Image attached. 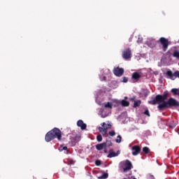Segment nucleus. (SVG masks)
I'll use <instances>...</instances> for the list:
<instances>
[{"label":"nucleus","mask_w":179,"mask_h":179,"mask_svg":"<svg viewBox=\"0 0 179 179\" xmlns=\"http://www.w3.org/2000/svg\"><path fill=\"white\" fill-rule=\"evenodd\" d=\"M147 44H148V45L149 47H152V46L150 45V44H149V41H147Z\"/></svg>","instance_id":"473e14b6"},{"label":"nucleus","mask_w":179,"mask_h":179,"mask_svg":"<svg viewBox=\"0 0 179 179\" xmlns=\"http://www.w3.org/2000/svg\"><path fill=\"white\" fill-rule=\"evenodd\" d=\"M56 138L59 141H61L62 138V132L59 129L55 127L45 134V142H51V141H54Z\"/></svg>","instance_id":"f03ea898"},{"label":"nucleus","mask_w":179,"mask_h":179,"mask_svg":"<svg viewBox=\"0 0 179 179\" xmlns=\"http://www.w3.org/2000/svg\"><path fill=\"white\" fill-rule=\"evenodd\" d=\"M133 156H137L141 153V147L139 145H134L131 148Z\"/></svg>","instance_id":"9d476101"},{"label":"nucleus","mask_w":179,"mask_h":179,"mask_svg":"<svg viewBox=\"0 0 179 179\" xmlns=\"http://www.w3.org/2000/svg\"><path fill=\"white\" fill-rule=\"evenodd\" d=\"M173 56L175 58H177V59H179V52L177 51V50H175V51L173 52Z\"/></svg>","instance_id":"4be33fe9"},{"label":"nucleus","mask_w":179,"mask_h":179,"mask_svg":"<svg viewBox=\"0 0 179 179\" xmlns=\"http://www.w3.org/2000/svg\"><path fill=\"white\" fill-rule=\"evenodd\" d=\"M101 118H106V117H107V115L101 114Z\"/></svg>","instance_id":"7c9ffc66"},{"label":"nucleus","mask_w":179,"mask_h":179,"mask_svg":"<svg viewBox=\"0 0 179 179\" xmlns=\"http://www.w3.org/2000/svg\"><path fill=\"white\" fill-rule=\"evenodd\" d=\"M157 43H160L162 44V50L164 52H166V51H167V49L169 48V39L164 37H162L159 38Z\"/></svg>","instance_id":"39448f33"},{"label":"nucleus","mask_w":179,"mask_h":179,"mask_svg":"<svg viewBox=\"0 0 179 179\" xmlns=\"http://www.w3.org/2000/svg\"><path fill=\"white\" fill-rule=\"evenodd\" d=\"M166 75L169 76V79H171V80H175L176 78H179V71H176L174 73L171 71V70L166 71Z\"/></svg>","instance_id":"0eeeda50"},{"label":"nucleus","mask_w":179,"mask_h":179,"mask_svg":"<svg viewBox=\"0 0 179 179\" xmlns=\"http://www.w3.org/2000/svg\"><path fill=\"white\" fill-rule=\"evenodd\" d=\"M105 144V148H110V146H113V143L111 141H107L103 143Z\"/></svg>","instance_id":"a211bd4d"},{"label":"nucleus","mask_w":179,"mask_h":179,"mask_svg":"<svg viewBox=\"0 0 179 179\" xmlns=\"http://www.w3.org/2000/svg\"><path fill=\"white\" fill-rule=\"evenodd\" d=\"M59 152H62L63 150H68V147L61 145L59 148Z\"/></svg>","instance_id":"aec40b11"},{"label":"nucleus","mask_w":179,"mask_h":179,"mask_svg":"<svg viewBox=\"0 0 179 179\" xmlns=\"http://www.w3.org/2000/svg\"><path fill=\"white\" fill-rule=\"evenodd\" d=\"M122 141V137H121L120 135H118L117 136V138L115 140L116 143H121V141Z\"/></svg>","instance_id":"412c9836"},{"label":"nucleus","mask_w":179,"mask_h":179,"mask_svg":"<svg viewBox=\"0 0 179 179\" xmlns=\"http://www.w3.org/2000/svg\"><path fill=\"white\" fill-rule=\"evenodd\" d=\"M68 163H69V164L72 166L73 164H75V161H73L72 159H69Z\"/></svg>","instance_id":"cd10ccee"},{"label":"nucleus","mask_w":179,"mask_h":179,"mask_svg":"<svg viewBox=\"0 0 179 179\" xmlns=\"http://www.w3.org/2000/svg\"><path fill=\"white\" fill-rule=\"evenodd\" d=\"M143 75V73H139V72H134L132 74V79H134V80H138V79H141V78H142V76Z\"/></svg>","instance_id":"ddd939ff"},{"label":"nucleus","mask_w":179,"mask_h":179,"mask_svg":"<svg viewBox=\"0 0 179 179\" xmlns=\"http://www.w3.org/2000/svg\"><path fill=\"white\" fill-rule=\"evenodd\" d=\"M125 167L123 168L124 173H127V171L131 170L132 169V163L129 159H127L124 163Z\"/></svg>","instance_id":"1a4fd4ad"},{"label":"nucleus","mask_w":179,"mask_h":179,"mask_svg":"<svg viewBox=\"0 0 179 179\" xmlns=\"http://www.w3.org/2000/svg\"><path fill=\"white\" fill-rule=\"evenodd\" d=\"M96 141H98V142H101V141H103V136H101V134H99L96 136Z\"/></svg>","instance_id":"393cba45"},{"label":"nucleus","mask_w":179,"mask_h":179,"mask_svg":"<svg viewBox=\"0 0 179 179\" xmlns=\"http://www.w3.org/2000/svg\"><path fill=\"white\" fill-rule=\"evenodd\" d=\"M105 108H113V103H111L110 102H107L105 106H104Z\"/></svg>","instance_id":"6ab92c4d"},{"label":"nucleus","mask_w":179,"mask_h":179,"mask_svg":"<svg viewBox=\"0 0 179 179\" xmlns=\"http://www.w3.org/2000/svg\"><path fill=\"white\" fill-rule=\"evenodd\" d=\"M155 75H157V71H156V72L155 73Z\"/></svg>","instance_id":"72a5a7b5"},{"label":"nucleus","mask_w":179,"mask_h":179,"mask_svg":"<svg viewBox=\"0 0 179 179\" xmlns=\"http://www.w3.org/2000/svg\"><path fill=\"white\" fill-rule=\"evenodd\" d=\"M80 141V136L78 134H72L70 136L69 145L71 147L76 146V144Z\"/></svg>","instance_id":"20e7f679"},{"label":"nucleus","mask_w":179,"mask_h":179,"mask_svg":"<svg viewBox=\"0 0 179 179\" xmlns=\"http://www.w3.org/2000/svg\"><path fill=\"white\" fill-rule=\"evenodd\" d=\"M121 104L123 107H128L129 106V101L122 100L121 102Z\"/></svg>","instance_id":"f3484780"},{"label":"nucleus","mask_w":179,"mask_h":179,"mask_svg":"<svg viewBox=\"0 0 179 179\" xmlns=\"http://www.w3.org/2000/svg\"><path fill=\"white\" fill-rule=\"evenodd\" d=\"M113 73L115 76H122V75H124V69L116 67L113 69Z\"/></svg>","instance_id":"6e6552de"},{"label":"nucleus","mask_w":179,"mask_h":179,"mask_svg":"<svg viewBox=\"0 0 179 179\" xmlns=\"http://www.w3.org/2000/svg\"><path fill=\"white\" fill-rule=\"evenodd\" d=\"M96 150H103V149H106V144L104 143L97 144L96 145Z\"/></svg>","instance_id":"2eb2a0df"},{"label":"nucleus","mask_w":179,"mask_h":179,"mask_svg":"<svg viewBox=\"0 0 179 179\" xmlns=\"http://www.w3.org/2000/svg\"><path fill=\"white\" fill-rule=\"evenodd\" d=\"M131 100H132L133 101H134V106L133 107L134 108H136V107H139L141 106V104L142 103V101L141 100H137V101H135V96L131 98Z\"/></svg>","instance_id":"4468645a"},{"label":"nucleus","mask_w":179,"mask_h":179,"mask_svg":"<svg viewBox=\"0 0 179 179\" xmlns=\"http://www.w3.org/2000/svg\"><path fill=\"white\" fill-rule=\"evenodd\" d=\"M143 152H144V153H145V155H148L150 152L149 148H148V147L143 148Z\"/></svg>","instance_id":"b1692460"},{"label":"nucleus","mask_w":179,"mask_h":179,"mask_svg":"<svg viewBox=\"0 0 179 179\" xmlns=\"http://www.w3.org/2000/svg\"><path fill=\"white\" fill-rule=\"evenodd\" d=\"M103 149H104V150H103L104 153H107V152H108V151H107V148H103Z\"/></svg>","instance_id":"2f4dec72"},{"label":"nucleus","mask_w":179,"mask_h":179,"mask_svg":"<svg viewBox=\"0 0 179 179\" xmlns=\"http://www.w3.org/2000/svg\"><path fill=\"white\" fill-rule=\"evenodd\" d=\"M122 57L124 59H129V58L132 57V51L131 50V48H128L124 49L122 52Z\"/></svg>","instance_id":"423d86ee"},{"label":"nucleus","mask_w":179,"mask_h":179,"mask_svg":"<svg viewBox=\"0 0 179 179\" xmlns=\"http://www.w3.org/2000/svg\"><path fill=\"white\" fill-rule=\"evenodd\" d=\"M122 82L124 83H127V82H128V77H123V80Z\"/></svg>","instance_id":"c756f323"},{"label":"nucleus","mask_w":179,"mask_h":179,"mask_svg":"<svg viewBox=\"0 0 179 179\" xmlns=\"http://www.w3.org/2000/svg\"><path fill=\"white\" fill-rule=\"evenodd\" d=\"M101 127H99L98 128L99 132L104 136L107 135V132L108 129H111V124H106V122H103L101 124Z\"/></svg>","instance_id":"7ed1b4c3"},{"label":"nucleus","mask_w":179,"mask_h":179,"mask_svg":"<svg viewBox=\"0 0 179 179\" xmlns=\"http://www.w3.org/2000/svg\"><path fill=\"white\" fill-rule=\"evenodd\" d=\"M171 93H173V94H174V96H179V90L177 88H173L171 90Z\"/></svg>","instance_id":"dca6fc26"},{"label":"nucleus","mask_w":179,"mask_h":179,"mask_svg":"<svg viewBox=\"0 0 179 179\" xmlns=\"http://www.w3.org/2000/svg\"><path fill=\"white\" fill-rule=\"evenodd\" d=\"M95 164H96V166H101V161H100V160L95 161Z\"/></svg>","instance_id":"c85d7f7f"},{"label":"nucleus","mask_w":179,"mask_h":179,"mask_svg":"<svg viewBox=\"0 0 179 179\" xmlns=\"http://www.w3.org/2000/svg\"><path fill=\"white\" fill-rule=\"evenodd\" d=\"M143 114L147 117H150V113H149V109L148 108L144 111Z\"/></svg>","instance_id":"a878e982"},{"label":"nucleus","mask_w":179,"mask_h":179,"mask_svg":"<svg viewBox=\"0 0 179 179\" xmlns=\"http://www.w3.org/2000/svg\"><path fill=\"white\" fill-rule=\"evenodd\" d=\"M77 126L81 128V129L85 130L86 129L87 125L85 122H83V120H80L77 122Z\"/></svg>","instance_id":"f8f14e48"},{"label":"nucleus","mask_w":179,"mask_h":179,"mask_svg":"<svg viewBox=\"0 0 179 179\" xmlns=\"http://www.w3.org/2000/svg\"><path fill=\"white\" fill-rule=\"evenodd\" d=\"M133 179H136V178H133Z\"/></svg>","instance_id":"f704fd0d"},{"label":"nucleus","mask_w":179,"mask_h":179,"mask_svg":"<svg viewBox=\"0 0 179 179\" xmlns=\"http://www.w3.org/2000/svg\"><path fill=\"white\" fill-rule=\"evenodd\" d=\"M169 96L170 92H169V91H165L163 94H157L155 99L149 101L148 103L152 106L159 104L157 108L159 110V111H163L164 108H173V107L177 108V107H179L178 101L174 98L169 99ZM167 99H169L167 100Z\"/></svg>","instance_id":"f257e3e1"},{"label":"nucleus","mask_w":179,"mask_h":179,"mask_svg":"<svg viewBox=\"0 0 179 179\" xmlns=\"http://www.w3.org/2000/svg\"><path fill=\"white\" fill-rule=\"evenodd\" d=\"M120 153V150L117 151V152H114L113 150H110L109 154L108 155L107 157H108L109 159H111L113 157H117V156H118Z\"/></svg>","instance_id":"9b49d317"},{"label":"nucleus","mask_w":179,"mask_h":179,"mask_svg":"<svg viewBox=\"0 0 179 179\" xmlns=\"http://www.w3.org/2000/svg\"><path fill=\"white\" fill-rule=\"evenodd\" d=\"M108 134H109L110 136H115V131H114V130L109 131Z\"/></svg>","instance_id":"bb28decb"},{"label":"nucleus","mask_w":179,"mask_h":179,"mask_svg":"<svg viewBox=\"0 0 179 179\" xmlns=\"http://www.w3.org/2000/svg\"><path fill=\"white\" fill-rule=\"evenodd\" d=\"M99 179H106V178H108V173H103L102 176L99 177Z\"/></svg>","instance_id":"5701e85b"}]
</instances>
